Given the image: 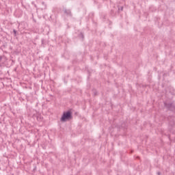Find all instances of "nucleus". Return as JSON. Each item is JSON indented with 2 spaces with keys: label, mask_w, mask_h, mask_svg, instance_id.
Instances as JSON below:
<instances>
[{
  "label": "nucleus",
  "mask_w": 175,
  "mask_h": 175,
  "mask_svg": "<svg viewBox=\"0 0 175 175\" xmlns=\"http://www.w3.org/2000/svg\"><path fill=\"white\" fill-rule=\"evenodd\" d=\"M72 112L70 111H68L63 113L60 120L62 121V122H66V121H69V120H72Z\"/></svg>",
  "instance_id": "obj_1"
},
{
  "label": "nucleus",
  "mask_w": 175,
  "mask_h": 175,
  "mask_svg": "<svg viewBox=\"0 0 175 175\" xmlns=\"http://www.w3.org/2000/svg\"><path fill=\"white\" fill-rule=\"evenodd\" d=\"M7 59L5 56H0V66H2V65H5V63L6 62Z\"/></svg>",
  "instance_id": "obj_2"
},
{
  "label": "nucleus",
  "mask_w": 175,
  "mask_h": 175,
  "mask_svg": "<svg viewBox=\"0 0 175 175\" xmlns=\"http://www.w3.org/2000/svg\"><path fill=\"white\" fill-rule=\"evenodd\" d=\"M64 13L68 16H70V14H71L70 10H65Z\"/></svg>",
  "instance_id": "obj_3"
},
{
  "label": "nucleus",
  "mask_w": 175,
  "mask_h": 175,
  "mask_svg": "<svg viewBox=\"0 0 175 175\" xmlns=\"http://www.w3.org/2000/svg\"><path fill=\"white\" fill-rule=\"evenodd\" d=\"M13 32L14 33V36H16V33H17V31H16V29L13 30Z\"/></svg>",
  "instance_id": "obj_4"
},
{
  "label": "nucleus",
  "mask_w": 175,
  "mask_h": 175,
  "mask_svg": "<svg viewBox=\"0 0 175 175\" xmlns=\"http://www.w3.org/2000/svg\"><path fill=\"white\" fill-rule=\"evenodd\" d=\"M124 10V7H121L120 8H119V10Z\"/></svg>",
  "instance_id": "obj_5"
},
{
  "label": "nucleus",
  "mask_w": 175,
  "mask_h": 175,
  "mask_svg": "<svg viewBox=\"0 0 175 175\" xmlns=\"http://www.w3.org/2000/svg\"><path fill=\"white\" fill-rule=\"evenodd\" d=\"M158 174H159V175H161V172H158Z\"/></svg>",
  "instance_id": "obj_6"
}]
</instances>
